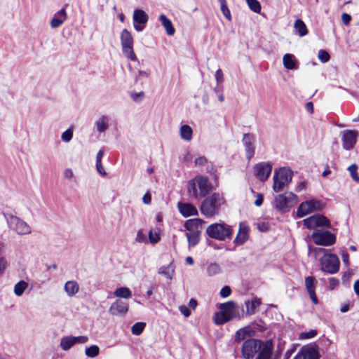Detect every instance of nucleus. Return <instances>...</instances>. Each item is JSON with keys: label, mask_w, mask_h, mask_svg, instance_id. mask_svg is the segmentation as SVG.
<instances>
[{"label": "nucleus", "mask_w": 359, "mask_h": 359, "mask_svg": "<svg viewBox=\"0 0 359 359\" xmlns=\"http://www.w3.org/2000/svg\"><path fill=\"white\" fill-rule=\"evenodd\" d=\"M64 177L67 180H72L74 177V172L72 169L67 168L64 171Z\"/></svg>", "instance_id": "bf43d9fd"}, {"label": "nucleus", "mask_w": 359, "mask_h": 359, "mask_svg": "<svg viewBox=\"0 0 359 359\" xmlns=\"http://www.w3.org/2000/svg\"><path fill=\"white\" fill-rule=\"evenodd\" d=\"M316 279L312 276H308L305 278V286L309 297L314 304H317L318 302V298L316 294Z\"/></svg>", "instance_id": "412c9836"}, {"label": "nucleus", "mask_w": 359, "mask_h": 359, "mask_svg": "<svg viewBox=\"0 0 359 359\" xmlns=\"http://www.w3.org/2000/svg\"><path fill=\"white\" fill-rule=\"evenodd\" d=\"M318 59L323 63L329 61L330 56L327 51L320 50L318 54Z\"/></svg>", "instance_id": "49530a36"}, {"label": "nucleus", "mask_w": 359, "mask_h": 359, "mask_svg": "<svg viewBox=\"0 0 359 359\" xmlns=\"http://www.w3.org/2000/svg\"><path fill=\"white\" fill-rule=\"evenodd\" d=\"M315 244L323 246H331L336 242V236L327 230L316 229L311 234Z\"/></svg>", "instance_id": "6e6552de"}, {"label": "nucleus", "mask_w": 359, "mask_h": 359, "mask_svg": "<svg viewBox=\"0 0 359 359\" xmlns=\"http://www.w3.org/2000/svg\"><path fill=\"white\" fill-rule=\"evenodd\" d=\"M73 339L74 344H85L88 341V337L87 336H78L73 337Z\"/></svg>", "instance_id": "3c124183"}, {"label": "nucleus", "mask_w": 359, "mask_h": 359, "mask_svg": "<svg viewBox=\"0 0 359 359\" xmlns=\"http://www.w3.org/2000/svg\"><path fill=\"white\" fill-rule=\"evenodd\" d=\"M262 342L255 339H249L244 341L242 346V355L244 358H253L255 354L261 348Z\"/></svg>", "instance_id": "f8f14e48"}, {"label": "nucleus", "mask_w": 359, "mask_h": 359, "mask_svg": "<svg viewBox=\"0 0 359 359\" xmlns=\"http://www.w3.org/2000/svg\"><path fill=\"white\" fill-rule=\"evenodd\" d=\"M120 39L123 54L128 59L136 61L137 58L133 50V38L131 33L126 29H123Z\"/></svg>", "instance_id": "423d86ee"}, {"label": "nucleus", "mask_w": 359, "mask_h": 359, "mask_svg": "<svg viewBox=\"0 0 359 359\" xmlns=\"http://www.w3.org/2000/svg\"><path fill=\"white\" fill-rule=\"evenodd\" d=\"M144 327V323H136L132 326L131 332L135 335H140L143 332Z\"/></svg>", "instance_id": "a18cd8bd"}, {"label": "nucleus", "mask_w": 359, "mask_h": 359, "mask_svg": "<svg viewBox=\"0 0 359 359\" xmlns=\"http://www.w3.org/2000/svg\"><path fill=\"white\" fill-rule=\"evenodd\" d=\"M264 196L262 194H258L257 195V198L255 201V205L257 207L260 206L263 203Z\"/></svg>", "instance_id": "680f3d73"}, {"label": "nucleus", "mask_w": 359, "mask_h": 359, "mask_svg": "<svg viewBox=\"0 0 359 359\" xmlns=\"http://www.w3.org/2000/svg\"><path fill=\"white\" fill-rule=\"evenodd\" d=\"M142 201L145 204H149L151 201V197L150 194L146 193L142 198Z\"/></svg>", "instance_id": "774afa93"}, {"label": "nucleus", "mask_w": 359, "mask_h": 359, "mask_svg": "<svg viewBox=\"0 0 359 359\" xmlns=\"http://www.w3.org/2000/svg\"><path fill=\"white\" fill-rule=\"evenodd\" d=\"M128 311V304L120 299L116 300L109 309V313L113 316H124Z\"/></svg>", "instance_id": "a211bd4d"}, {"label": "nucleus", "mask_w": 359, "mask_h": 359, "mask_svg": "<svg viewBox=\"0 0 359 359\" xmlns=\"http://www.w3.org/2000/svg\"><path fill=\"white\" fill-rule=\"evenodd\" d=\"M321 270L329 274L337 273L340 268V261L336 254H325L320 259Z\"/></svg>", "instance_id": "39448f33"}, {"label": "nucleus", "mask_w": 359, "mask_h": 359, "mask_svg": "<svg viewBox=\"0 0 359 359\" xmlns=\"http://www.w3.org/2000/svg\"><path fill=\"white\" fill-rule=\"evenodd\" d=\"M109 118L105 115L101 116L95 123L96 129L100 133L105 132L109 127Z\"/></svg>", "instance_id": "bb28decb"}, {"label": "nucleus", "mask_w": 359, "mask_h": 359, "mask_svg": "<svg viewBox=\"0 0 359 359\" xmlns=\"http://www.w3.org/2000/svg\"><path fill=\"white\" fill-rule=\"evenodd\" d=\"M320 355L316 346L308 345L303 346L295 355L294 359H319Z\"/></svg>", "instance_id": "4468645a"}, {"label": "nucleus", "mask_w": 359, "mask_h": 359, "mask_svg": "<svg viewBox=\"0 0 359 359\" xmlns=\"http://www.w3.org/2000/svg\"><path fill=\"white\" fill-rule=\"evenodd\" d=\"M4 215L11 230L20 236L31 233V226L22 219L13 215L4 214Z\"/></svg>", "instance_id": "20e7f679"}, {"label": "nucleus", "mask_w": 359, "mask_h": 359, "mask_svg": "<svg viewBox=\"0 0 359 359\" xmlns=\"http://www.w3.org/2000/svg\"><path fill=\"white\" fill-rule=\"evenodd\" d=\"M287 184L285 182L279 179L276 175H273V190L276 192H279L287 187Z\"/></svg>", "instance_id": "4c0bfd02"}, {"label": "nucleus", "mask_w": 359, "mask_h": 359, "mask_svg": "<svg viewBox=\"0 0 359 359\" xmlns=\"http://www.w3.org/2000/svg\"><path fill=\"white\" fill-rule=\"evenodd\" d=\"M177 207L180 212L185 217L198 215V210L195 206L190 203H178Z\"/></svg>", "instance_id": "4be33fe9"}, {"label": "nucleus", "mask_w": 359, "mask_h": 359, "mask_svg": "<svg viewBox=\"0 0 359 359\" xmlns=\"http://www.w3.org/2000/svg\"><path fill=\"white\" fill-rule=\"evenodd\" d=\"M294 28L295 29L296 32H298L300 36H304L308 33V29L305 23L300 19L295 20Z\"/></svg>", "instance_id": "473e14b6"}, {"label": "nucleus", "mask_w": 359, "mask_h": 359, "mask_svg": "<svg viewBox=\"0 0 359 359\" xmlns=\"http://www.w3.org/2000/svg\"><path fill=\"white\" fill-rule=\"evenodd\" d=\"M149 239L151 243H156L160 240V236L158 232L150 230L149 232Z\"/></svg>", "instance_id": "09e8293b"}, {"label": "nucleus", "mask_w": 359, "mask_h": 359, "mask_svg": "<svg viewBox=\"0 0 359 359\" xmlns=\"http://www.w3.org/2000/svg\"><path fill=\"white\" fill-rule=\"evenodd\" d=\"M150 72L149 71H138L137 75L135 76V81H137L142 78H148Z\"/></svg>", "instance_id": "603ef678"}, {"label": "nucleus", "mask_w": 359, "mask_h": 359, "mask_svg": "<svg viewBox=\"0 0 359 359\" xmlns=\"http://www.w3.org/2000/svg\"><path fill=\"white\" fill-rule=\"evenodd\" d=\"M298 202V197L292 192H285L278 195L275 198L276 207L280 211L290 208L295 205Z\"/></svg>", "instance_id": "1a4fd4ad"}, {"label": "nucleus", "mask_w": 359, "mask_h": 359, "mask_svg": "<svg viewBox=\"0 0 359 359\" xmlns=\"http://www.w3.org/2000/svg\"><path fill=\"white\" fill-rule=\"evenodd\" d=\"M220 3L221 11L223 15L229 20H231V15L229 9L228 8L226 2L225 0H218Z\"/></svg>", "instance_id": "c03bdc74"}, {"label": "nucleus", "mask_w": 359, "mask_h": 359, "mask_svg": "<svg viewBox=\"0 0 359 359\" xmlns=\"http://www.w3.org/2000/svg\"><path fill=\"white\" fill-rule=\"evenodd\" d=\"M231 293V290L229 286H224L220 290V295L222 297L226 298L230 296Z\"/></svg>", "instance_id": "8fccbe9b"}, {"label": "nucleus", "mask_w": 359, "mask_h": 359, "mask_svg": "<svg viewBox=\"0 0 359 359\" xmlns=\"http://www.w3.org/2000/svg\"><path fill=\"white\" fill-rule=\"evenodd\" d=\"M272 166L269 163L262 162L256 164L254 171L256 176L262 182L266 181L271 172Z\"/></svg>", "instance_id": "2eb2a0df"}, {"label": "nucleus", "mask_w": 359, "mask_h": 359, "mask_svg": "<svg viewBox=\"0 0 359 359\" xmlns=\"http://www.w3.org/2000/svg\"><path fill=\"white\" fill-rule=\"evenodd\" d=\"M250 229L245 222L239 223L238 233L233 241L236 245H243L249 239Z\"/></svg>", "instance_id": "6ab92c4d"}, {"label": "nucleus", "mask_w": 359, "mask_h": 359, "mask_svg": "<svg viewBox=\"0 0 359 359\" xmlns=\"http://www.w3.org/2000/svg\"><path fill=\"white\" fill-rule=\"evenodd\" d=\"M96 169L102 176H106L107 172L102 166V162H96Z\"/></svg>", "instance_id": "4d7b16f0"}, {"label": "nucleus", "mask_w": 359, "mask_h": 359, "mask_svg": "<svg viewBox=\"0 0 359 359\" xmlns=\"http://www.w3.org/2000/svg\"><path fill=\"white\" fill-rule=\"evenodd\" d=\"M348 170L352 180L355 182H359V175H358V165L355 163L351 164L348 167Z\"/></svg>", "instance_id": "37998d69"}, {"label": "nucleus", "mask_w": 359, "mask_h": 359, "mask_svg": "<svg viewBox=\"0 0 359 359\" xmlns=\"http://www.w3.org/2000/svg\"><path fill=\"white\" fill-rule=\"evenodd\" d=\"M179 310L182 314H183L185 317H189L191 314V312L188 307L184 305H182L179 307Z\"/></svg>", "instance_id": "6e6d98bb"}, {"label": "nucleus", "mask_w": 359, "mask_h": 359, "mask_svg": "<svg viewBox=\"0 0 359 359\" xmlns=\"http://www.w3.org/2000/svg\"><path fill=\"white\" fill-rule=\"evenodd\" d=\"M27 287L28 283L25 280H20L14 285V294L18 297H21Z\"/></svg>", "instance_id": "f704fd0d"}, {"label": "nucleus", "mask_w": 359, "mask_h": 359, "mask_svg": "<svg viewBox=\"0 0 359 359\" xmlns=\"http://www.w3.org/2000/svg\"><path fill=\"white\" fill-rule=\"evenodd\" d=\"M114 294L117 297L129 299L132 297V292L128 287H121L115 290Z\"/></svg>", "instance_id": "2f4dec72"}, {"label": "nucleus", "mask_w": 359, "mask_h": 359, "mask_svg": "<svg viewBox=\"0 0 359 359\" xmlns=\"http://www.w3.org/2000/svg\"><path fill=\"white\" fill-rule=\"evenodd\" d=\"M180 137L182 139L186 141H190L192 138L193 131L191 128L188 125H183L181 126Z\"/></svg>", "instance_id": "c756f323"}, {"label": "nucleus", "mask_w": 359, "mask_h": 359, "mask_svg": "<svg viewBox=\"0 0 359 359\" xmlns=\"http://www.w3.org/2000/svg\"><path fill=\"white\" fill-rule=\"evenodd\" d=\"M341 20L345 25H348L351 20V16L348 13H343L341 15Z\"/></svg>", "instance_id": "13d9d810"}, {"label": "nucleus", "mask_w": 359, "mask_h": 359, "mask_svg": "<svg viewBox=\"0 0 359 359\" xmlns=\"http://www.w3.org/2000/svg\"><path fill=\"white\" fill-rule=\"evenodd\" d=\"M225 203L224 197L218 193H213L205 198L201 205V212L206 217H212L219 213V210Z\"/></svg>", "instance_id": "f03ea898"}, {"label": "nucleus", "mask_w": 359, "mask_h": 359, "mask_svg": "<svg viewBox=\"0 0 359 359\" xmlns=\"http://www.w3.org/2000/svg\"><path fill=\"white\" fill-rule=\"evenodd\" d=\"M221 267L217 263H211L207 267L208 276H213L221 273Z\"/></svg>", "instance_id": "58836bf2"}, {"label": "nucleus", "mask_w": 359, "mask_h": 359, "mask_svg": "<svg viewBox=\"0 0 359 359\" xmlns=\"http://www.w3.org/2000/svg\"><path fill=\"white\" fill-rule=\"evenodd\" d=\"M207 159L204 156H199L195 159V165L196 166L204 165L207 163Z\"/></svg>", "instance_id": "5fc2aeb1"}, {"label": "nucleus", "mask_w": 359, "mask_h": 359, "mask_svg": "<svg viewBox=\"0 0 359 359\" xmlns=\"http://www.w3.org/2000/svg\"><path fill=\"white\" fill-rule=\"evenodd\" d=\"M255 135L251 133H245L242 139V142L245 147V156L248 159H250L255 154Z\"/></svg>", "instance_id": "f3484780"}, {"label": "nucleus", "mask_w": 359, "mask_h": 359, "mask_svg": "<svg viewBox=\"0 0 359 359\" xmlns=\"http://www.w3.org/2000/svg\"><path fill=\"white\" fill-rule=\"evenodd\" d=\"M73 336L62 337L60 340V346L63 351L69 350L74 345Z\"/></svg>", "instance_id": "72a5a7b5"}, {"label": "nucleus", "mask_w": 359, "mask_h": 359, "mask_svg": "<svg viewBox=\"0 0 359 359\" xmlns=\"http://www.w3.org/2000/svg\"><path fill=\"white\" fill-rule=\"evenodd\" d=\"M212 189V184L206 177L196 176L191 180L188 185V193L195 199L203 198L208 194Z\"/></svg>", "instance_id": "f257e3e1"}, {"label": "nucleus", "mask_w": 359, "mask_h": 359, "mask_svg": "<svg viewBox=\"0 0 359 359\" xmlns=\"http://www.w3.org/2000/svg\"><path fill=\"white\" fill-rule=\"evenodd\" d=\"M246 314L251 316L255 313V309L261 304V299L254 297L250 301H245Z\"/></svg>", "instance_id": "a878e982"}, {"label": "nucleus", "mask_w": 359, "mask_h": 359, "mask_svg": "<svg viewBox=\"0 0 359 359\" xmlns=\"http://www.w3.org/2000/svg\"><path fill=\"white\" fill-rule=\"evenodd\" d=\"M303 222L304 226L310 229H314L320 226H324L327 228L331 227L330 221L327 217L323 215H314L306 219H304Z\"/></svg>", "instance_id": "9b49d317"}, {"label": "nucleus", "mask_w": 359, "mask_h": 359, "mask_svg": "<svg viewBox=\"0 0 359 359\" xmlns=\"http://www.w3.org/2000/svg\"><path fill=\"white\" fill-rule=\"evenodd\" d=\"M67 15L66 10L65 8H62L54 14L50 22V27L53 29L60 27L67 20Z\"/></svg>", "instance_id": "aec40b11"}, {"label": "nucleus", "mask_w": 359, "mask_h": 359, "mask_svg": "<svg viewBox=\"0 0 359 359\" xmlns=\"http://www.w3.org/2000/svg\"><path fill=\"white\" fill-rule=\"evenodd\" d=\"M200 232L201 231H193L187 233L186 236L189 247H194L198 244L200 240Z\"/></svg>", "instance_id": "7c9ffc66"}, {"label": "nucleus", "mask_w": 359, "mask_h": 359, "mask_svg": "<svg viewBox=\"0 0 359 359\" xmlns=\"http://www.w3.org/2000/svg\"><path fill=\"white\" fill-rule=\"evenodd\" d=\"M159 20L161 22L162 25L165 28L166 33L172 36L175 34V28L172 25V22L164 14H161L159 16Z\"/></svg>", "instance_id": "cd10ccee"}, {"label": "nucleus", "mask_w": 359, "mask_h": 359, "mask_svg": "<svg viewBox=\"0 0 359 359\" xmlns=\"http://www.w3.org/2000/svg\"><path fill=\"white\" fill-rule=\"evenodd\" d=\"M158 273L171 280L174 273V269L170 265L163 266L158 269Z\"/></svg>", "instance_id": "e433bc0d"}, {"label": "nucleus", "mask_w": 359, "mask_h": 359, "mask_svg": "<svg viewBox=\"0 0 359 359\" xmlns=\"http://www.w3.org/2000/svg\"><path fill=\"white\" fill-rule=\"evenodd\" d=\"M294 56L292 54L286 53L283 57L284 67L287 69H293L295 68V62Z\"/></svg>", "instance_id": "c9c22d12"}, {"label": "nucleus", "mask_w": 359, "mask_h": 359, "mask_svg": "<svg viewBox=\"0 0 359 359\" xmlns=\"http://www.w3.org/2000/svg\"><path fill=\"white\" fill-rule=\"evenodd\" d=\"M341 257L344 264L348 266L349 265L348 254L346 252H343L341 254Z\"/></svg>", "instance_id": "0e129e2a"}, {"label": "nucleus", "mask_w": 359, "mask_h": 359, "mask_svg": "<svg viewBox=\"0 0 359 359\" xmlns=\"http://www.w3.org/2000/svg\"><path fill=\"white\" fill-rule=\"evenodd\" d=\"M325 207V204L320 200H309L302 202L297 210V216L303 217L305 215L315 211L321 210Z\"/></svg>", "instance_id": "9d476101"}, {"label": "nucleus", "mask_w": 359, "mask_h": 359, "mask_svg": "<svg viewBox=\"0 0 359 359\" xmlns=\"http://www.w3.org/2000/svg\"><path fill=\"white\" fill-rule=\"evenodd\" d=\"M100 353V348L97 345H92L86 348L85 354L88 358H95Z\"/></svg>", "instance_id": "ea45409f"}, {"label": "nucleus", "mask_w": 359, "mask_h": 359, "mask_svg": "<svg viewBox=\"0 0 359 359\" xmlns=\"http://www.w3.org/2000/svg\"><path fill=\"white\" fill-rule=\"evenodd\" d=\"M246 3L251 11L256 13L261 11V4L257 0H246Z\"/></svg>", "instance_id": "a19ab883"}, {"label": "nucleus", "mask_w": 359, "mask_h": 359, "mask_svg": "<svg viewBox=\"0 0 359 359\" xmlns=\"http://www.w3.org/2000/svg\"><path fill=\"white\" fill-rule=\"evenodd\" d=\"M73 137V131L71 129H68L62 133L61 138L63 141L68 142Z\"/></svg>", "instance_id": "de8ad7c7"}, {"label": "nucleus", "mask_w": 359, "mask_h": 359, "mask_svg": "<svg viewBox=\"0 0 359 359\" xmlns=\"http://www.w3.org/2000/svg\"><path fill=\"white\" fill-rule=\"evenodd\" d=\"M215 76V79L217 81V84L223 82V81H224L223 73L220 69H219L216 71Z\"/></svg>", "instance_id": "864d4df0"}, {"label": "nucleus", "mask_w": 359, "mask_h": 359, "mask_svg": "<svg viewBox=\"0 0 359 359\" xmlns=\"http://www.w3.org/2000/svg\"><path fill=\"white\" fill-rule=\"evenodd\" d=\"M279 179L285 182L287 184H289L292 181V172L290 168H281L274 172Z\"/></svg>", "instance_id": "393cba45"}, {"label": "nucleus", "mask_w": 359, "mask_h": 359, "mask_svg": "<svg viewBox=\"0 0 359 359\" xmlns=\"http://www.w3.org/2000/svg\"><path fill=\"white\" fill-rule=\"evenodd\" d=\"M64 290L69 296H73L79 292V286L76 281L69 280L65 284Z\"/></svg>", "instance_id": "c85d7f7f"}, {"label": "nucleus", "mask_w": 359, "mask_h": 359, "mask_svg": "<svg viewBox=\"0 0 359 359\" xmlns=\"http://www.w3.org/2000/svg\"><path fill=\"white\" fill-rule=\"evenodd\" d=\"M330 285L332 287V289L334 288L339 284V280L336 278H330L329 279Z\"/></svg>", "instance_id": "e2e57ef3"}, {"label": "nucleus", "mask_w": 359, "mask_h": 359, "mask_svg": "<svg viewBox=\"0 0 359 359\" xmlns=\"http://www.w3.org/2000/svg\"><path fill=\"white\" fill-rule=\"evenodd\" d=\"M206 233L211 238L223 241L231 238L233 229L224 222L214 223L207 227Z\"/></svg>", "instance_id": "7ed1b4c3"}, {"label": "nucleus", "mask_w": 359, "mask_h": 359, "mask_svg": "<svg viewBox=\"0 0 359 359\" xmlns=\"http://www.w3.org/2000/svg\"><path fill=\"white\" fill-rule=\"evenodd\" d=\"M133 19L134 21V28L137 32H141L143 30L144 25L147 22L149 16L143 10L136 9L134 11Z\"/></svg>", "instance_id": "dca6fc26"}, {"label": "nucleus", "mask_w": 359, "mask_h": 359, "mask_svg": "<svg viewBox=\"0 0 359 359\" xmlns=\"http://www.w3.org/2000/svg\"><path fill=\"white\" fill-rule=\"evenodd\" d=\"M204 221L201 219H191L185 222L184 227L189 232L201 231Z\"/></svg>", "instance_id": "b1692460"}, {"label": "nucleus", "mask_w": 359, "mask_h": 359, "mask_svg": "<svg viewBox=\"0 0 359 359\" xmlns=\"http://www.w3.org/2000/svg\"><path fill=\"white\" fill-rule=\"evenodd\" d=\"M143 95H144V93L143 92H140L139 93H133L131 94V97H132V99L135 102H138L139 101V97H143Z\"/></svg>", "instance_id": "69168bd1"}, {"label": "nucleus", "mask_w": 359, "mask_h": 359, "mask_svg": "<svg viewBox=\"0 0 359 359\" xmlns=\"http://www.w3.org/2000/svg\"><path fill=\"white\" fill-rule=\"evenodd\" d=\"M145 240V236L142 231H139L137 233L136 241L137 242H143Z\"/></svg>", "instance_id": "338daca9"}, {"label": "nucleus", "mask_w": 359, "mask_h": 359, "mask_svg": "<svg viewBox=\"0 0 359 359\" xmlns=\"http://www.w3.org/2000/svg\"><path fill=\"white\" fill-rule=\"evenodd\" d=\"M358 135L359 133L356 130H344L341 135V143L343 148L348 151L353 149L357 142Z\"/></svg>", "instance_id": "ddd939ff"}, {"label": "nucleus", "mask_w": 359, "mask_h": 359, "mask_svg": "<svg viewBox=\"0 0 359 359\" xmlns=\"http://www.w3.org/2000/svg\"><path fill=\"white\" fill-rule=\"evenodd\" d=\"M259 353L256 359H271L273 352V345L269 341H266L259 350Z\"/></svg>", "instance_id": "5701e85b"}, {"label": "nucleus", "mask_w": 359, "mask_h": 359, "mask_svg": "<svg viewBox=\"0 0 359 359\" xmlns=\"http://www.w3.org/2000/svg\"><path fill=\"white\" fill-rule=\"evenodd\" d=\"M220 312L217 313L215 317V323L217 325H222L233 318L236 304L233 302L229 301L226 303L221 304L219 306Z\"/></svg>", "instance_id": "0eeeda50"}, {"label": "nucleus", "mask_w": 359, "mask_h": 359, "mask_svg": "<svg viewBox=\"0 0 359 359\" xmlns=\"http://www.w3.org/2000/svg\"><path fill=\"white\" fill-rule=\"evenodd\" d=\"M7 265V262L4 258H0V276L3 274L4 270L6 269Z\"/></svg>", "instance_id": "052dcab7"}, {"label": "nucleus", "mask_w": 359, "mask_h": 359, "mask_svg": "<svg viewBox=\"0 0 359 359\" xmlns=\"http://www.w3.org/2000/svg\"><path fill=\"white\" fill-rule=\"evenodd\" d=\"M250 328L244 327L238 330L236 333L235 339L239 341L243 340L247 336L250 334Z\"/></svg>", "instance_id": "79ce46f5"}]
</instances>
